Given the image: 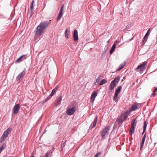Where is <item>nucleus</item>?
Listing matches in <instances>:
<instances>
[{
  "label": "nucleus",
  "mask_w": 157,
  "mask_h": 157,
  "mask_svg": "<svg viewBox=\"0 0 157 157\" xmlns=\"http://www.w3.org/2000/svg\"><path fill=\"white\" fill-rule=\"evenodd\" d=\"M50 24V22H49L44 21L41 22L37 28L36 35L37 36L42 35L44 30L48 27Z\"/></svg>",
  "instance_id": "obj_1"
},
{
  "label": "nucleus",
  "mask_w": 157,
  "mask_h": 157,
  "mask_svg": "<svg viewBox=\"0 0 157 157\" xmlns=\"http://www.w3.org/2000/svg\"><path fill=\"white\" fill-rule=\"evenodd\" d=\"M120 79V78L119 76H117L114 78V79L111 82L110 85L109 87L110 90H112L114 89V87L119 81Z\"/></svg>",
  "instance_id": "obj_2"
},
{
  "label": "nucleus",
  "mask_w": 157,
  "mask_h": 157,
  "mask_svg": "<svg viewBox=\"0 0 157 157\" xmlns=\"http://www.w3.org/2000/svg\"><path fill=\"white\" fill-rule=\"evenodd\" d=\"M147 64V62H143L136 69V70L137 71L142 73L143 71L146 69V66Z\"/></svg>",
  "instance_id": "obj_3"
},
{
  "label": "nucleus",
  "mask_w": 157,
  "mask_h": 157,
  "mask_svg": "<svg viewBox=\"0 0 157 157\" xmlns=\"http://www.w3.org/2000/svg\"><path fill=\"white\" fill-rule=\"evenodd\" d=\"M110 128V127L109 126H107L103 130L101 133V135L102 139H104L105 136L108 135Z\"/></svg>",
  "instance_id": "obj_4"
},
{
  "label": "nucleus",
  "mask_w": 157,
  "mask_h": 157,
  "mask_svg": "<svg viewBox=\"0 0 157 157\" xmlns=\"http://www.w3.org/2000/svg\"><path fill=\"white\" fill-rule=\"evenodd\" d=\"M11 131V128H9L4 132L1 138L0 142L1 143L2 142L4 138H6L8 136L10 133Z\"/></svg>",
  "instance_id": "obj_5"
},
{
  "label": "nucleus",
  "mask_w": 157,
  "mask_h": 157,
  "mask_svg": "<svg viewBox=\"0 0 157 157\" xmlns=\"http://www.w3.org/2000/svg\"><path fill=\"white\" fill-rule=\"evenodd\" d=\"M25 73V70H24L20 73L16 78V80L18 83H19L22 79Z\"/></svg>",
  "instance_id": "obj_6"
},
{
  "label": "nucleus",
  "mask_w": 157,
  "mask_h": 157,
  "mask_svg": "<svg viewBox=\"0 0 157 157\" xmlns=\"http://www.w3.org/2000/svg\"><path fill=\"white\" fill-rule=\"evenodd\" d=\"M20 106L19 104L15 105L13 108V113L14 114H17L18 113L20 109Z\"/></svg>",
  "instance_id": "obj_7"
},
{
  "label": "nucleus",
  "mask_w": 157,
  "mask_h": 157,
  "mask_svg": "<svg viewBox=\"0 0 157 157\" xmlns=\"http://www.w3.org/2000/svg\"><path fill=\"white\" fill-rule=\"evenodd\" d=\"M76 108L75 107H72L71 109H69L67 110V114L68 115H72L75 112Z\"/></svg>",
  "instance_id": "obj_8"
},
{
  "label": "nucleus",
  "mask_w": 157,
  "mask_h": 157,
  "mask_svg": "<svg viewBox=\"0 0 157 157\" xmlns=\"http://www.w3.org/2000/svg\"><path fill=\"white\" fill-rule=\"evenodd\" d=\"M118 42H117V40H116L115 42L113 44L112 48H111V49L110 50L109 52L110 54H112L113 53V52L114 51L115 49L116 48V45L117 44Z\"/></svg>",
  "instance_id": "obj_9"
},
{
  "label": "nucleus",
  "mask_w": 157,
  "mask_h": 157,
  "mask_svg": "<svg viewBox=\"0 0 157 157\" xmlns=\"http://www.w3.org/2000/svg\"><path fill=\"white\" fill-rule=\"evenodd\" d=\"M97 96V93L95 92L94 91L93 93L91 94V98L90 99V101L93 103L95 100V98Z\"/></svg>",
  "instance_id": "obj_10"
},
{
  "label": "nucleus",
  "mask_w": 157,
  "mask_h": 157,
  "mask_svg": "<svg viewBox=\"0 0 157 157\" xmlns=\"http://www.w3.org/2000/svg\"><path fill=\"white\" fill-rule=\"evenodd\" d=\"M138 105L136 104L132 105L129 109L130 111H134L138 108Z\"/></svg>",
  "instance_id": "obj_11"
},
{
  "label": "nucleus",
  "mask_w": 157,
  "mask_h": 157,
  "mask_svg": "<svg viewBox=\"0 0 157 157\" xmlns=\"http://www.w3.org/2000/svg\"><path fill=\"white\" fill-rule=\"evenodd\" d=\"M63 5L61 7L60 11L59 12V14L58 15V17L57 18V20H59L63 16Z\"/></svg>",
  "instance_id": "obj_12"
},
{
  "label": "nucleus",
  "mask_w": 157,
  "mask_h": 157,
  "mask_svg": "<svg viewBox=\"0 0 157 157\" xmlns=\"http://www.w3.org/2000/svg\"><path fill=\"white\" fill-rule=\"evenodd\" d=\"M73 39L75 41H76L78 40V32L77 30H75L73 33Z\"/></svg>",
  "instance_id": "obj_13"
},
{
  "label": "nucleus",
  "mask_w": 157,
  "mask_h": 157,
  "mask_svg": "<svg viewBox=\"0 0 157 157\" xmlns=\"http://www.w3.org/2000/svg\"><path fill=\"white\" fill-rule=\"evenodd\" d=\"M129 114V112L127 111L124 112L122 115V117H123L125 120L127 118Z\"/></svg>",
  "instance_id": "obj_14"
},
{
  "label": "nucleus",
  "mask_w": 157,
  "mask_h": 157,
  "mask_svg": "<svg viewBox=\"0 0 157 157\" xmlns=\"http://www.w3.org/2000/svg\"><path fill=\"white\" fill-rule=\"evenodd\" d=\"M146 135L145 134L143 137L142 139L141 140V143L140 144V150H141L143 147V145L144 144V142L145 140V138H146Z\"/></svg>",
  "instance_id": "obj_15"
},
{
  "label": "nucleus",
  "mask_w": 157,
  "mask_h": 157,
  "mask_svg": "<svg viewBox=\"0 0 157 157\" xmlns=\"http://www.w3.org/2000/svg\"><path fill=\"white\" fill-rule=\"evenodd\" d=\"M22 59H26V56L25 55H23L21 57H20L16 61V62L17 63L19 62H20L22 60Z\"/></svg>",
  "instance_id": "obj_16"
},
{
  "label": "nucleus",
  "mask_w": 157,
  "mask_h": 157,
  "mask_svg": "<svg viewBox=\"0 0 157 157\" xmlns=\"http://www.w3.org/2000/svg\"><path fill=\"white\" fill-rule=\"evenodd\" d=\"M97 119H98V116H96L95 117L94 119V121L93 123V126L91 127V125L90 126V127H91V128H92L93 127H95L96 125L97 122Z\"/></svg>",
  "instance_id": "obj_17"
},
{
  "label": "nucleus",
  "mask_w": 157,
  "mask_h": 157,
  "mask_svg": "<svg viewBox=\"0 0 157 157\" xmlns=\"http://www.w3.org/2000/svg\"><path fill=\"white\" fill-rule=\"evenodd\" d=\"M58 88V86H56L55 88L53 89L52 91L50 94V96H52L54 95L55 93H56V91Z\"/></svg>",
  "instance_id": "obj_18"
},
{
  "label": "nucleus",
  "mask_w": 157,
  "mask_h": 157,
  "mask_svg": "<svg viewBox=\"0 0 157 157\" xmlns=\"http://www.w3.org/2000/svg\"><path fill=\"white\" fill-rule=\"evenodd\" d=\"M101 76L99 75L98 77H96L95 81L94 82V85H96V83L98 82L101 79Z\"/></svg>",
  "instance_id": "obj_19"
},
{
  "label": "nucleus",
  "mask_w": 157,
  "mask_h": 157,
  "mask_svg": "<svg viewBox=\"0 0 157 157\" xmlns=\"http://www.w3.org/2000/svg\"><path fill=\"white\" fill-rule=\"evenodd\" d=\"M136 119H133L131 122V127H134L135 128V126L136 125Z\"/></svg>",
  "instance_id": "obj_20"
},
{
  "label": "nucleus",
  "mask_w": 157,
  "mask_h": 157,
  "mask_svg": "<svg viewBox=\"0 0 157 157\" xmlns=\"http://www.w3.org/2000/svg\"><path fill=\"white\" fill-rule=\"evenodd\" d=\"M135 131V127H131L129 131V134L132 135L134 133Z\"/></svg>",
  "instance_id": "obj_21"
},
{
  "label": "nucleus",
  "mask_w": 157,
  "mask_h": 157,
  "mask_svg": "<svg viewBox=\"0 0 157 157\" xmlns=\"http://www.w3.org/2000/svg\"><path fill=\"white\" fill-rule=\"evenodd\" d=\"M121 86H119L116 90L115 93L117 94H118L121 91Z\"/></svg>",
  "instance_id": "obj_22"
},
{
  "label": "nucleus",
  "mask_w": 157,
  "mask_h": 157,
  "mask_svg": "<svg viewBox=\"0 0 157 157\" xmlns=\"http://www.w3.org/2000/svg\"><path fill=\"white\" fill-rule=\"evenodd\" d=\"M62 100L61 96L59 97L57 99V105H59L61 103V102Z\"/></svg>",
  "instance_id": "obj_23"
},
{
  "label": "nucleus",
  "mask_w": 157,
  "mask_h": 157,
  "mask_svg": "<svg viewBox=\"0 0 157 157\" xmlns=\"http://www.w3.org/2000/svg\"><path fill=\"white\" fill-rule=\"evenodd\" d=\"M147 122L146 121H145L144 122V127H143V132L142 134H143L144 133V131H145L146 127H147Z\"/></svg>",
  "instance_id": "obj_24"
},
{
  "label": "nucleus",
  "mask_w": 157,
  "mask_h": 157,
  "mask_svg": "<svg viewBox=\"0 0 157 157\" xmlns=\"http://www.w3.org/2000/svg\"><path fill=\"white\" fill-rule=\"evenodd\" d=\"M123 117L122 116L121 117H120L118 120V121L119 123H122L125 120Z\"/></svg>",
  "instance_id": "obj_25"
},
{
  "label": "nucleus",
  "mask_w": 157,
  "mask_h": 157,
  "mask_svg": "<svg viewBox=\"0 0 157 157\" xmlns=\"http://www.w3.org/2000/svg\"><path fill=\"white\" fill-rule=\"evenodd\" d=\"M106 82H107L106 80L105 79H103L101 81V82L99 83V85L102 86L103 84L105 83Z\"/></svg>",
  "instance_id": "obj_26"
},
{
  "label": "nucleus",
  "mask_w": 157,
  "mask_h": 157,
  "mask_svg": "<svg viewBox=\"0 0 157 157\" xmlns=\"http://www.w3.org/2000/svg\"><path fill=\"white\" fill-rule=\"evenodd\" d=\"M118 94L115 93L114 96L113 100L116 101H118L117 97Z\"/></svg>",
  "instance_id": "obj_27"
},
{
  "label": "nucleus",
  "mask_w": 157,
  "mask_h": 157,
  "mask_svg": "<svg viewBox=\"0 0 157 157\" xmlns=\"http://www.w3.org/2000/svg\"><path fill=\"white\" fill-rule=\"evenodd\" d=\"M6 144H2V146L0 147V150L1 151H2L3 150H4L6 148Z\"/></svg>",
  "instance_id": "obj_28"
},
{
  "label": "nucleus",
  "mask_w": 157,
  "mask_h": 157,
  "mask_svg": "<svg viewBox=\"0 0 157 157\" xmlns=\"http://www.w3.org/2000/svg\"><path fill=\"white\" fill-rule=\"evenodd\" d=\"M69 32V31L67 29H66L65 31V37L67 38H68V33Z\"/></svg>",
  "instance_id": "obj_29"
},
{
  "label": "nucleus",
  "mask_w": 157,
  "mask_h": 157,
  "mask_svg": "<svg viewBox=\"0 0 157 157\" xmlns=\"http://www.w3.org/2000/svg\"><path fill=\"white\" fill-rule=\"evenodd\" d=\"M125 65V63L122 64L121 65L120 67L117 69V71H119L122 69Z\"/></svg>",
  "instance_id": "obj_30"
},
{
  "label": "nucleus",
  "mask_w": 157,
  "mask_h": 157,
  "mask_svg": "<svg viewBox=\"0 0 157 157\" xmlns=\"http://www.w3.org/2000/svg\"><path fill=\"white\" fill-rule=\"evenodd\" d=\"M34 3V1L33 0L32 2H31L30 4V9L31 11H33V5Z\"/></svg>",
  "instance_id": "obj_31"
},
{
  "label": "nucleus",
  "mask_w": 157,
  "mask_h": 157,
  "mask_svg": "<svg viewBox=\"0 0 157 157\" xmlns=\"http://www.w3.org/2000/svg\"><path fill=\"white\" fill-rule=\"evenodd\" d=\"M150 29H149L148 31H147L146 33V34L145 36L146 37L147 36H148L150 34Z\"/></svg>",
  "instance_id": "obj_32"
},
{
  "label": "nucleus",
  "mask_w": 157,
  "mask_h": 157,
  "mask_svg": "<svg viewBox=\"0 0 157 157\" xmlns=\"http://www.w3.org/2000/svg\"><path fill=\"white\" fill-rule=\"evenodd\" d=\"M146 37L144 36V38L143 39V41L144 43H145L147 40V39L146 38Z\"/></svg>",
  "instance_id": "obj_33"
},
{
  "label": "nucleus",
  "mask_w": 157,
  "mask_h": 157,
  "mask_svg": "<svg viewBox=\"0 0 157 157\" xmlns=\"http://www.w3.org/2000/svg\"><path fill=\"white\" fill-rule=\"evenodd\" d=\"M49 153L47 152L46 153L44 157H48V155L49 154Z\"/></svg>",
  "instance_id": "obj_34"
},
{
  "label": "nucleus",
  "mask_w": 157,
  "mask_h": 157,
  "mask_svg": "<svg viewBox=\"0 0 157 157\" xmlns=\"http://www.w3.org/2000/svg\"><path fill=\"white\" fill-rule=\"evenodd\" d=\"M100 154V153H98L95 155V156L94 157H98L99 155Z\"/></svg>",
  "instance_id": "obj_35"
},
{
  "label": "nucleus",
  "mask_w": 157,
  "mask_h": 157,
  "mask_svg": "<svg viewBox=\"0 0 157 157\" xmlns=\"http://www.w3.org/2000/svg\"><path fill=\"white\" fill-rule=\"evenodd\" d=\"M155 91L154 90L152 93V95L153 96H154L156 94H155Z\"/></svg>",
  "instance_id": "obj_36"
},
{
  "label": "nucleus",
  "mask_w": 157,
  "mask_h": 157,
  "mask_svg": "<svg viewBox=\"0 0 157 157\" xmlns=\"http://www.w3.org/2000/svg\"><path fill=\"white\" fill-rule=\"evenodd\" d=\"M154 90L155 91V92H156V91H157V88H155V90Z\"/></svg>",
  "instance_id": "obj_37"
},
{
  "label": "nucleus",
  "mask_w": 157,
  "mask_h": 157,
  "mask_svg": "<svg viewBox=\"0 0 157 157\" xmlns=\"http://www.w3.org/2000/svg\"><path fill=\"white\" fill-rule=\"evenodd\" d=\"M30 157H34L33 156H31Z\"/></svg>",
  "instance_id": "obj_38"
},
{
  "label": "nucleus",
  "mask_w": 157,
  "mask_h": 157,
  "mask_svg": "<svg viewBox=\"0 0 157 157\" xmlns=\"http://www.w3.org/2000/svg\"><path fill=\"white\" fill-rule=\"evenodd\" d=\"M2 151H1L0 150V154L1 153V152Z\"/></svg>",
  "instance_id": "obj_39"
},
{
  "label": "nucleus",
  "mask_w": 157,
  "mask_h": 157,
  "mask_svg": "<svg viewBox=\"0 0 157 157\" xmlns=\"http://www.w3.org/2000/svg\"><path fill=\"white\" fill-rule=\"evenodd\" d=\"M2 151H1L0 150V154L1 153V152Z\"/></svg>",
  "instance_id": "obj_40"
},
{
  "label": "nucleus",
  "mask_w": 157,
  "mask_h": 157,
  "mask_svg": "<svg viewBox=\"0 0 157 157\" xmlns=\"http://www.w3.org/2000/svg\"><path fill=\"white\" fill-rule=\"evenodd\" d=\"M2 151H1L0 150V154L1 153V152Z\"/></svg>",
  "instance_id": "obj_41"
}]
</instances>
